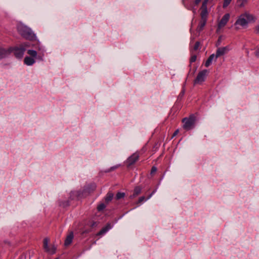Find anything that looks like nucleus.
<instances>
[{
  "label": "nucleus",
  "instance_id": "f257e3e1",
  "mask_svg": "<svg viewBox=\"0 0 259 259\" xmlns=\"http://www.w3.org/2000/svg\"><path fill=\"white\" fill-rule=\"evenodd\" d=\"M254 20L253 16L248 13H245L241 14L236 20L234 24L236 29H240L239 26L244 27L246 26L248 22Z\"/></svg>",
  "mask_w": 259,
  "mask_h": 259
},
{
  "label": "nucleus",
  "instance_id": "f03ea898",
  "mask_svg": "<svg viewBox=\"0 0 259 259\" xmlns=\"http://www.w3.org/2000/svg\"><path fill=\"white\" fill-rule=\"evenodd\" d=\"M17 30L19 34L26 39L32 40L35 38V34L31 30L23 24H18Z\"/></svg>",
  "mask_w": 259,
  "mask_h": 259
},
{
  "label": "nucleus",
  "instance_id": "7ed1b4c3",
  "mask_svg": "<svg viewBox=\"0 0 259 259\" xmlns=\"http://www.w3.org/2000/svg\"><path fill=\"white\" fill-rule=\"evenodd\" d=\"M29 47V43L24 42L21 44L19 47H15L13 49L14 54L17 58H21L23 56L26 49Z\"/></svg>",
  "mask_w": 259,
  "mask_h": 259
},
{
  "label": "nucleus",
  "instance_id": "20e7f679",
  "mask_svg": "<svg viewBox=\"0 0 259 259\" xmlns=\"http://www.w3.org/2000/svg\"><path fill=\"white\" fill-rule=\"evenodd\" d=\"M196 119L194 115H191L189 118H184L182 120L184 123L183 128L186 130H190L194 127Z\"/></svg>",
  "mask_w": 259,
  "mask_h": 259
},
{
  "label": "nucleus",
  "instance_id": "39448f33",
  "mask_svg": "<svg viewBox=\"0 0 259 259\" xmlns=\"http://www.w3.org/2000/svg\"><path fill=\"white\" fill-rule=\"evenodd\" d=\"M208 71L206 69L203 70L199 72L194 80L195 84H201L203 82L208 73Z\"/></svg>",
  "mask_w": 259,
  "mask_h": 259
},
{
  "label": "nucleus",
  "instance_id": "423d86ee",
  "mask_svg": "<svg viewBox=\"0 0 259 259\" xmlns=\"http://www.w3.org/2000/svg\"><path fill=\"white\" fill-rule=\"evenodd\" d=\"M139 158V154L138 152H136L133 154L131 156H130L126 160V163L127 166H130L133 164H134L136 161H138Z\"/></svg>",
  "mask_w": 259,
  "mask_h": 259
},
{
  "label": "nucleus",
  "instance_id": "0eeeda50",
  "mask_svg": "<svg viewBox=\"0 0 259 259\" xmlns=\"http://www.w3.org/2000/svg\"><path fill=\"white\" fill-rule=\"evenodd\" d=\"M229 50L230 49L228 46L218 48L215 55L216 56V58H218L225 55V54L227 53Z\"/></svg>",
  "mask_w": 259,
  "mask_h": 259
},
{
  "label": "nucleus",
  "instance_id": "6e6552de",
  "mask_svg": "<svg viewBox=\"0 0 259 259\" xmlns=\"http://www.w3.org/2000/svg\"><path fill=\"white\" fill-rule=\"evenodd\" d=\"M230 18V14H226L224 16L222 17L221 21L219 22L218 24V27L219 28H221L222 27H223L226 25V24L228 22Z\"/></svg>",
  "mask_w": 259,
  "mask_h": 259
},
{
  "label": "nucleus",
  "instance_id": "1a4fd4ad",
  "mask_svg": "<svg viewBox=\"0 0 259 259\" xmlns=\"http://www.w3.org/2000/svg\"><path fill=\"white\" fill-rule=\"evenodd\" d=\"M74 237L73 233L72 232H70L68 235L67 236L65 242H64V245L66 246H67L69 245L72 241V240Z\"/></svg>",
  "mask_w": 259,
  "mask_h": 259
},
{
  "label": "nucleus",
  "instance_id": "9d476101",
  "mask_svg": "<svg viewBox=\"0 0 259 259\" xmlns=\"http://www.w3.org/2000/svg\"><path fill=\"white\" fill-rule=\"evenodd\" d=\"M218 58H216L215 54H213L211 55L205 63V66L208 67L211 64L213 60L216 61Z\"/></svg>",
  "mask_w": 259,
  "mask_h": 259
},
{
  "label": "nucleus",
  "instance_id": "9b49d317",
  "mask_svg": "<svg viewBox=\"0 0 259 259\" xmlns=\"http://www.w3.org/2000/svg\"><path fill=\"white\" fill-rule=\"evenodd\" d=\"M24 63L28 66L33 65L35 63L33 58L30 57H26L24 59Z\"/></svg>",
  "mask_w": 259,
  "mask_h": 259
},
{
  "label": "nucleus",
  "instance_id": "f8f14e48",
  "mask_svg": "<svg viewBox=\"0 0 259 259\" xmlns=\"http://www.w3.org/2000/svg\"><path fill=\"white\" fill-rule=\"evenodd\" d=\"M111 228L109 224H107L105 227L102 228L97 234L98 236L102 235L106 233Z\"/></svg>",
  "mask_w": 259,
  "mask_h": 259
},
{
  "label": "nucleus",
  "instance_id": "ddd939ff",
  "mask_svg": "<svg viewBox=\"0 0 259 259\" xmlns=\"http://www.w3.org/2000/svg\"><path fill=\"white\" fill-rule=\"evenodd\" d=\"M247 0H237V5L239 8H242L247 4Z\"/></svg>",
  "mask_w": 259,
  "mask_h": 259
},
{
  "label": "nucleus",
  "instance_id": "4468645a",
  "mask_svg": "<svg viewBox=\"0 0 259 259\" xmlns=\"http://www.w3.org/2000/svg\"><path fill=\"white\" fill-rule=\"evenodd\" d=\"M9 52L6 50L0 48V59L3 58L9 54Z\"/></svg>",
  "mask_w": 259,
  "mask_h": 259
},
{
  "label": "nucleus",
  "instance_id": "2eb2a0df",
  "mask_svg": "<svg viewBox=\"0 0 259 259\" xmlns=\"http://www.w3.org/2000/svg\"><path fill=\"white\" fill-rule=\"evenodd\" d=\"M56 247L54 245H52L51 247H49L46 251L49 254H53L56 252Z\"/></svg>",
  "mask_w": 259,
  "mask_h": 259
},
{
  "label": "nucleus",
  "instance_id": "dca6fc26",
  "mask_svg": "<svg viewBox=\"0 0 259 259\" xmlns=\"http://www.w3.org/2000/svg\"><path fill=\"white\" fill-rule=\"evenodd\" d=\"M206 20H202V21L200 22L197 29L198 31H200L202 30L203 28L206 24Z\"/></svg>",
  "mask_w": 259,
  "mask_h": 259
},
{
  "label": "nucleus",
  "instance_id": "f3484780",
  "mask_svg": "<svg viewBox=\"0 0 259 259\" xmlns=\"http://www.w3.org/2000/svg\"><path fill=\"white\" fill-rule=\"evenodd\" d=\"M27 54L32 58H36L37 54L36 51L32 50H28Z\"/></svg>",
  "mask_w": 259,
  "mask_h": 259
},
{
  "label": "nucleus",
  "instance_id": "a211bd4d",
  "mask_svg": "<svg viewBox=\"0 0 259 259\" xmlns=\"http://www.w3.org/2000/svg\"><path fill=\"white\" fill-rule=\"evenodd\" d=\"M141 192V188L140 187H137L135 188L133 197H136L138 196Z\"/></svg>",
  "mask_w": 259,
  "mask_h": 259
},
{
  "label": "nucleus",
  "instance_id": "6ab92c4d",
  "mask_svg": "<svg viewBox=\"0 0 259 259\" xmlns=\"http://www.w3.org/2000/svg\"><path fill=\"white\" fill-rule=\"evenodd\" d=\"M113 197V194L111 192H108L107 194V196L105 198V201L106 202H109L111 201Z\"/></svg>",
  "mask_w": 259,
  "mask_h": 259
},
{
  "label": "nucleus",
  "instance_id": "aec40b11",
  "mask_svg": "<svg viewBox=\"0 0 259 259\" xmlns=\"http://www.w3.org/2000/svg\"><path fill=\"white\" fill-rule=\"evenodd\" d=\"M207 14V10H204L201 11V16L202 20H206Z\"/></svg>",
  "mask_w": 259,
  "mask_h": 259
},
{
  "label": "nucleus",
  "instance_id": "412c9836",
  "mask_svg": "<svg viewBox=\"0 0 259 259\" xmlns=\"http://www.w3.org/2000/svg\"><path fill=\"white\" fill-rule=\"evenodd\" d=\"M44 248L45 250V251L47 250V249L49 247L48 246L49 243V239L48 238H45L44 240Z\"/></svg>",
  "mask_w": 259,
  "mask_h": 259
},
{
  "label": "nucleus",
  "instance_id": "4be33fe9",
  "mask_svg": "<svg viewBox=\"0 0 259 259\" xmlns=\"http://www.w3.org/2000/svg\"><path fill=\"white\" fill-rule=\"evenodd\" d=\"M125 196L124 193L118 192L117 193L116 198L117 199H120L122 198H123Z\"/></svg>",
  "mask_w": 259,
  "mask_h": 259
},
{
  "label": "nucleus",
  "instance_id": "5701e85b",
  "mask_svg": "<svg viewBox=\"0 0 259 259\" xmlns=\"http://www.w3.org/2000/svg\"><path fill=\"white\" fill-rule=\"evenodd\" d=\"M232 0H224L223 8H226L231 3Z\"/></svg>",
  "mask_w": 259,
  "mask_h": 259
},
{
  "label": "nucleus",
  "instance_id": "b1692460",
  "mask_svg": "<svg viewBox=\"0 0 259 259\" xmlns=\"http://www.w3.org/2000/svg\"><path fill=\"white\" fill-rule=\"evenodd\" d=\"M207 2H206L205 1L203 2V3H202V5L201 6L202 10H207Z\"/></svg>",
  "mask_w": 259,
  "mask_h": 259
},
{
  "label": "nucleus",
  "instance_id": "393cba45",
  "mask_svg": "<svg viewBox=\"0 0 259 259\" xmlns=\"http://www.w3.org/2000/svg\"><path fill=\"white\" fill-rule=\"evenodd\" d=\"M199 46H200L199 42H198V41L196 42V43L194 45V47L193 48V50L195 51H197L199 49Z\"/></svg>",
  "mask_w": 259,
  "mask_h": 259
},
{
  "label": "nucleus",
  "instance_id": "a878e982",
  "mask_svg": "<svg viewBox=\"0 0 259 259\" xmlns=\"http://www.w3.org/2000/svg\"><path fill=\"white\" fill-rule=\"evenodd\" d=\"M196 58L197 57H196V55H193L192 56H191L190 60V63H193V62H195V61L196 60Z\"/></svg>",
  "mask_w": 259,
  "mask_h": 259
},
{
  "label": "nucleus",
  "instance_id": "bb28decb",
  "mask_svg": "<svg viewBox=\"0 0 259 259\" xmlns=\"http://www.w3.org/2000/svg\"><path fill=\"white\" fill-rule=\"evenodd\" d=\"M105 208V205L104 204H101L98 206V209L101 210Z\"/></svg>",
  "mask_w": 259,
  "mask_h": 259
},
{
  "label": "nucleus",
  "instance_id": "cd10ccee",
  "mask_svg": "<svg viewBox=\"0 0 259 259\" xmlns=\"http://www.w3.org/2000/svg\"><path fill=\"white\" fill-rule=\"evenodd\" d=\"M60 205L63 207H66L69 205V203L68 202H61L60 203Z\"/></svg>",
  "mask_w": 259,
  "mask_h": 259
},
{
  "label": "nucleus",
  "instance_id": "c85d7f7f",
  "mask_svg": "<svg viewBox=\"0 0 259 259\" xmlns=\"http://www.w3.org/2000/svg\"><path fill=\"white\" fill-rule=\"evenodd\" d=\"M255 32L256 33L259 34V24L255 26Z\"/></svg>",
  "mask_w": 259,
  "mask_h": 259
},
{
  "label": "nucleus",
  "instance_id": "c756f323",
  "mask_svg": "<svg viewBox=\"0 0 259 259\" xmlns=\"http://www.w3.org/2000/svg\"><path fill=\"white\" fill-rule=\"evenodd\" d=\"M157 170V168L155 166H153L151 168V173L153 174L155 173Z\"/></svg>",
  "mask_w": 259,
  "mask_h": 259
},
{
  "label": "nucleus",
  "instance_id": "7c9ffc66",
  "mask_svg": "<svg viewBox=\"0 0 259 259\" xmlns=\"http://www.w3.org/2000/svg\"><path fill=\"white\" fill-rule=\"evenodd\" d=\"M145 197H144V196L141 197L138 200V203H141L144 200H145Z\"/></svg>",
  "mask_w": 259,
  "mask_h": 259
},
{
  "label": "nucleus",
  "instance_id": "2f4dec72",
  "mask_svg": "<svg viewBox=\"0 0 259 259\" xmlns=\"http://www.w3.org/2000/svg\"><path fill=\"white\" fill-rule=\"evenodd\" d=\"M118 167V165H116V166H113V167H111L110 169L109 170H108L107 171L109 172V171H111L112 170H113L114 169H115L116 168H117V167Z\"/></svg>",
  "mask_w": 259,
  "mask_h": 259
},
{
  "label": "nucleus",
  "instance_id": "473e14b6",
  "mask_svg": "<svg viewBox=\"0 0 259 259\" xmlns=\"http://www.w3.org/2000/svg\"><path fill=\"white\" fill-rule=\"evenodd\" d=\"M255 55L257 57H259V48L255 51Z\"/></svg>",
  "mask_w": 259,
  "mask_h": 259
},
{
  "label": "nucleus",
  "instance_id": "72a5a7b5",
  "mask_svg": "<svg viewBox=\"0 0 259 259\" xmlns=\"http://www.w3.org/2000/svg\"><path fill=\"white\" fill-rule=\"evenodd\" d=\"M91 186L92 187V191H94L96 187V186L95 184H92Z\"/></svg>",
  "mask_w": 259,
  "mask_h": 259
},
{
  "label": "nucleus",
  "instance_id": "f704fd0d",
  "mask_svg": "<svg viewBox=\"0 0 259 259\" xmlns=\"http://www.w3.org/2000/svg\"><path fill=\"white\" fill-rule=\"evenodd\" d=\"M179 132V130H177L173 134L172 137L176 136Z\"/></svg>",
  "mask_w": 259,
  "mask_h": 259
},
{
  "label": "nucleus",
  "instance_id": "c9c22d12",
  "mask_svg": "<svg viewBox=\"0 0 259 259\" xmlns=\"http://www.w3.org/2000/svg\"><path fill=\"white\" fill-rule=\"evenodd\" d=\"M201 0H195V3L196 5H198L200 2H201Z\"/></svg>",
  "mask_w": 259,
  "mask_h": 259
},
{
  "label": "nucleus",
  "instance_id": "e433bc0d",
  "mask_svg": "<svg viewBox=\"0 0 259 259\" xmlns=\"http://www.w3.org/2000/svg\"><path fill=\"white\" fill-rule=\"evenodd\" d=\"M154 193V191H153V192H152V193L150 195V196L147 198V199H149V198H150L151 197V196L153 195V194Z\"/></svg>",
  "mask_w": 259,
  "mask_h": 259
},
{
  "label": "nucleus",
  "instance_id": "4c0bfd02",
  "mask_svg": "<svg viewBox=\"0 0 259 259\" xmlns=\"http://www.w3.org/2000/svg\"><path fill=\"white\" fill-rule=\"evenodd\" d=\"M204 1L206 2H207L209 1V0H204Z\"/></svg>",
  "mask_w": 259,
  "mask_h": 259
}]
</instances>
